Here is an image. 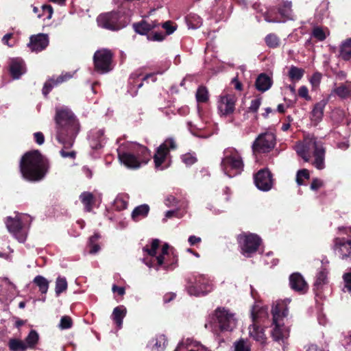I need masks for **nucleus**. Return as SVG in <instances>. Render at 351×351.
<instances>
[{"label": "nucleus", "mask_w": 351, "mask_h": 351, "mask_svg": "<svg viewBox=\"0 0 351 351\" xmlns=\"http://www.w3.org/2000/svg\"><path fill=\"white\" fill-rule=\"evenodd\" d=\"M241 253L246 257H251L256 253L261 243V239L256 234H242L237 237Z\"/></svg>", "instance_id": "8"}, {"label": "nucleus", "mask_w": 351, "mask_h": 351, "mask_svg": "<svg viewBox=\"0 0 351 351\" xmlns=\"http://www.w3.org/2000/svg\"><path fill=\"white\" fill-rule=\"evenodd\" d=\"M327 282V274L325 269H323L318 272L316 276V280L314 283V287L317 289L321 288L323 285Z\"/></svg>", "instance_id": "48"}, {"label": "nucleus", "mask_w": 351, "mask_h": 351, "mask_svg": "<svg viewBox=\"0 0 351 351\" xmlns=\"http://www.w3.org/2000/svg\"><path fill=\"white\" fill-rule=\"evenodd\" d=\"M272 84V79L266 73H263L258 75L255 82V86L258 90L265 92L271 87Z\"/></svg>", "instance_id": "28"}, {"label": "nucleus", "mask_w": 351, "mask_h": 351, "mask_svg": "<svg viewBox=\"0 0 351 351\" xmlns=\"http://www.w3.org/2000/svg\"><path fill=\"white\" fill-rule=\"evenodd\" d=\"M335 94L341 99H351V82L346 81L335 87L331 95Z\"/></svg>", "instance_id": "26"}, {"label": "nucleus", "mask_w": 351, "mask_h": 351, "mask_svg": "<svg viewBox=\"0 0 351 351\" xmlns=\"http://www.w3.org/2000/svg\"><path fill=\"white\" fill-rule=\"evenodd\" d=\"M73 326L72 319L69 316H63L59 324V327L61 329H69Z\"/></svg>", "instance_id": "52"}, {"label": "nucleus", "mask_w": 351, "mask_h": 351, "mask_svg": "<svg viewBox=\"0 0 351 351\" xmlns=\"http://www.w3.org/2000/svg\"><path fill=\"white\" fill-rule=\"evenodd\" d=\"M100 238V234L99 233H95L93 236H91L89 239L88 241V247H89V253L90 254H95L98 252L100 250V246L97 243L98 240Z\"/></svg>", "instance_id": "46"}, {"label": "nucleus", "mask_w": 351, "mask_h": 351, "mask_svg": "<svg viewBox=\"0 0 351 351\" xmlns=\"http://www.w3.org/2000/svg\"><path fill=\"white\" fill-rule=\"evenodd\" d=\"M343 279L345 282V287L351 292V273L348 272L343 274Z\"/></svg>", "instance_id": "59"}, {"label": "nucleus", "mask_w": 351, "mask_h": 351, "mask_svg": "<svg viewBox=\"0 0 351 351\" xmlns=\"http://www.w3.org/2000/svg\"><path fill=\"white\" fill-rule=\"evenodd\" d=\"M254 181L256 186L263 191H269L274 184L273 175L267 168L262 169L255 173Z\"/></svg>", "instance_id": "12"}, {"label": "nucleus", "mask_w": 351, "mask_h": 351, "mask_svg": "<svg viewBox=\"0 0 351 351\" xmlns=\"http://www.w3.org/2000/svg\"><path fill=\"white\" fill-rule=\"evenodd\" d=\"M162 28L166 31L167 35L171 34L176 29V25H173V23L171 21H167L162 24Z\"/></svg>", "instance_id": "55"}, {"label": "nucleus", "mask_w": 351, "mask_h": 351, "mask_svg": "<svg viewBox=\"0 0 351 351\" xmlns=\"http://www.w3.org/2000/svg\"><path fill=\"white\" fill-rule=\"evenodd\" d=\"M73 75L70 73H62L60 75L58 76L56 79L54 77H51L49 79L45 84L42 90V93L44 97H47L49 93L51 91L53 88L56 86H58L63 82H67L70 79H71Z\"/></svg>", "instance_id": "20"}, {"label": "nucleus", "mask_w": 351, "mask_h": 351, "mask_svg": "<svg viewBox=\"0 0 351 351\" xmlns=\"http://www.w3.org/2000/svg\"><path fill=\"white\" fill-rule=\"evenodd\" d=\"M6 226L8 230L12 233L19 242H24L26 235L23 232L22 221L18 218L8 217Z\"/></svg>", "instance_id": "19"}, {"label": "nucleus", "mask_w": 351, "mask_h": 351, "mask_svg": "<svg viewBox=\"0 0 351 351\" xmlns=\"http://www.w3.org/2000/svg\"><path fill=\"white\" fill-rule=\"evenodd\" d=\"M167 343V340L164 335H157L153 338L148 344L152 351H163Z\"/></svg>", "instance_id": "30"}, {"label": "nucleus", "mask_w": 351, "mask_h": 351, "mask_svg": "<svg viewBox=\"0 0 351 351\" xmlns=\"http://www.w3.org/2000/svg\"><path fill=\"white\" fill-rule=\"evenodd\" d=\"M312 36H313L319 41H323L326 38V35L323 28L319 26L313 27L312 31Z\"/></svg>", "instance_id": "50"}, {"label": "nucleus", "mask_w": 351, "mask_h": 351, "mask_svg": "<svg viewBox=\"0 0 351 351\" xmlns=\"http://www.w3.org/2000/svg\"><path fill=\"white\" fill-rule=\"evenodd\" d=\"M333 249L338 251L341 259L351 258V240L336 237L333 240Z\"/></svg>", "instance_id": "18"}, {"label": "nucleus", "mask_w": 351, "mask_h": 351, "mask_svg": "<svg viewBox=\"0 0 351 351\" xmlns=\"http://www.w3.org/2000/svg\"><path fill=\"white\" fill-rule=\"evenodd\" d=\"M97 22L99 27L113 32L119 31L127 25L123 16L119 11L100 14L97 18Z\"/></svg>", "instance_id": "6"}, {"label": "nucleus", "mask_w": 351, "mask_h": 351, "mask_svg": "<svg viewBox=\"0 0 351 351\" xmlns=\"http://www.w3.org/2000/svg\"><path fill=\"white\" fill-rule=\"evenodd\" d=\"M221 167L223 171L230 178L241 174L243 171L244 164L239 153L234 148L224 150Z\"/></svg>", "instance_id": "5"}, {"label": "nucleus", "mask_w": 351, "mask_h": 351, "mask_svg": "<svg viewBox=\"0 0 351 351\" xmlns=\"http://www.w3.org/2000/svg\"><path fill=\"white\" fill-rule=\"evenodd\" d=\"M212 285L202 276H199L194 285L188 287V293L197 297L204 296L212 291Z\"/></svg>", "instance_id": "16"}, {"label": "nucleus", "mask_w": 351, "mask_h": 351, "mask_svg": "<svg viewBox=\"0 0 351 351\" xmlns=\"http://www.w3.org/2000/svg\"><path fill=\"white\" fill-rule=\"evenodd\" d=\"M28 47L32 51L39 52L44 50L49 45L48 36L45 34H38L30 37Z\"/></svg>", "instance_id": "22"}, {"label": "nucleus", "mask_w": 351, "mask_h": 351, "mask_svg": "<svg viewBox=\"0 0 351 351\" xmlns=\"http://www.w3.org/2000/svg\"><path fill=\"white\" fill-rule=\"evenodd\" d=\"M127 309L123 305L115 307L112 314V319L119 328H121L123 324V319L125 317Z\"/></svg>", "instance_id": "31"}, {"label": "nucleus", "mask_w": 351, "mask_h": 351, "mask_svg": "<svg viewBox=\"0 0 351 351\" xmlns=\"http://www.w3.org/2000/svg\"><path fill=\"white\" fill-rule=\"evenodd\" d=\"M266 312L263 309L259 310L258 312H255L254 310L252 311V318L253 324L249 326V333L251 337H252L256 341H259L261 343H264L267 339L265 334L264 329L260 327L258 324V319L262 315L265 314Z\"/></svg>", "instance_id": "14"}, {"label": "nucleus", "mask_w": 351, "mask_h": 351, "mask_svg": "<svg viewBox=\"0 0 351 351\" xmlns=\"http://www.w3.org/2000/svg\"><path fill=\"white\" fill-rule=\"evenodd\" d=\"M79 199L84 205L85 211H93L96 204V197L92 193L84 191L80 194Z\"/></svg>", "instance_id": "27"}, {"label": "nucleus", "mask_w": 351, "mask_h": 351, "mask_svg": "<svg viewBox=\"0 0 351 351\" xmlns=\"http://www.w3.org/2000/svg\"><path fill=\"white\" fill-rule=\"evenodd\" d=\"M23 69V62L19 59H14L10 64V73L14 79H19L22 74Z\"/></svg>", "instance_id": "32"}, {"label": "nucleus", "mask_w": 351, "mask_h": 351, "mask_svg": "<svg viewBox=\"0 0 351 351\" xmlns=\"http://www.w3.org/2000/svg\"><path fill=\"white\" fill-rule=\"evenodd\" d=\"M128 147L142 165H145L150 161L152 156L147 147L138 143H130Z\"/></svg>", "instance_id": "17"}, {"label": "nucleus", "mask_w": 351, "mask_h": 351, "mask_svg": "<svg viewBox=\"0 0 351 351\" xmlns=\"http://www.w3.org/2000/svg\"><path fill=\"white\" fill-rule=\"evenodd\" d=\"M298 95L305 99L306 101H310L311 99V96L308 95V90L306 86H302L298 89Z\"/></svg>", "instance_id": "56"}, {"label": "nucleus", "mask_w": 351, "mask_h": 351, "mask_svg": "<svg viewBox=\"0 0 351 351\" xmlns=\"http://www.w3.org/2000/svg\"><path fill=\"white\" fill-rule=\"evenodd\" d=\"M276 145V136L274 133L266 132L258 136L254 141L252 148L253 152L258 153H268Z\"/></svg>", "instance_id": "10"}, {"label": "nucleus", "mask_w": 351, "mask_h": 351, "mask_svg": "<svg viewBox=\"0 0 351 351\" xmlns=\"http://www.w3.org/2000/svg\"><path fill=\"white\" fill-rule=\"evenodd\" d=\"M234 351H250V348L244 339H241L234 343Z\"/></svg>", "instance_id": "53"}, {"label": "nucleus", "mask_w": 351, "mask_h": 351, "mask_svg": "<svg viewBox=\"0 0 351 351\" xmlns=\"http://www.w3.org/2000/svg\"><path fill=\"white\" fill-rule=\"evenodd\" d=\"M104 130L99 129L91 133V147L94 149H99L102 147V142L104 140Z\"/></svg>", "instance_id": "33"}, {"label": "nucleus", "mask_w": 351, "mask_h": 351, "mask_svg": "<svg viewBox=\"0 0 351 351\" xmlns=\"http://www.w3.org/2000/svg\"><path fill=\"white\" fill-rule=\"evenodd\" d=\"M325 148L322 145L320 147L317 148L313 152V156L315 158L312 165L317 169L322 170L325 168Z\"/></svg>", "instance_id": "29"}, {"label": "nucleus", "mask_w": 351, "mask_h": 351, "mask_svg": "<svg viewBox=\"0 0 351 351\" xmlns=\"http://www.w3.org/2000/svg\"><path fill=\"white\" fill-rule=\"evenodd\" d=\"M272 325L271 337L276 341H283L289 337V330L285 327L283 319L288 315L287 304L283 301H278L271 308Z\"/></svg>", "instance_id": "3"}, {"label": "nucleus", "mask_w": 351, "mask_h": 351, "mask_svg": "<svg viewBox=\"0 0 351 351\" xmlns=\"http://www.w3.org/2000/svg\"><path fill=\"white\" fill-rule=\"evenodd\" d=\"M304 179H310V173L308 170L306 169L299 170L296 174V182L299 186L304 184Z\"/></svg>", "instance_id": "49"}, {"label": "nucleus", "mask_w": 351, "mask_h": 351, "mask_svg": "<svg viewBox=\"0 0 351 351\" xmlns=\"http://www.w3.org/2000/svg\"><path fill=\"white\" fill-rule=\"evenodd\" d=\"M292 3L291 1H283L278 8V12L284 19H289L291 14Z\"/></svg>", "instance_id": "45"}, {"label": "nucleus", "mask_w": 351, "mask_h": 351, "mask_svg": "<svg viewBox=\"0 0 351 351\" xmlns=\"http://www.w3.org/2000/svg\"><path fill=\"white\" fill-rule=\"evenodd\" d=\"M20 171L23 178L29 182L43 180L47 171L48 163L38 150L26 152L20 161Z\"/></svg>", "instance_id": "2"}, {"label": "nucleus", "mask_w": 351, "mask_h": 351, "mask_svg": "<svg viewBox=\"0 0 351 351\" xmlns=\"http://www.w3.org/2000/svg\"><path fill=\"white\" fill-rule=\"evenodd\" d=\"M339 57L345 61L351 60V38L342 42L339 48Z\"/></svg>", "instance_id": "34"}, {"label": "nucleus", "mask_w": 351, "mask_h": 351, "mask_svg": "<svg viewBox=\"0 0 351 351\" xmlns=\"http://www.w3.org/2000/svg\"><path fill=\"white\" fill-rule=\"evenodd\" d=\"M13 38V33H8L6 34L3 38H2V43L4 45H6L9 47H12L14 44H10L9 43L10 40H11Z\"/></svg>", "instance_id": "62"}, {"label": "nucleus", "mask_w": 351, "mask_h": 351, "mask_svg": "<svg viewBox=\"0 0 351 351\" xmlns=\"http://www.w3.org/2000/svg\"><path fill=\"white\" fill-rule=\"evenodd\" d=\"M262 98L261 97H257L256 99H254L251 101L250 106L248 108V110L247 112H252V113H256L258 112V108H260L261 105Z\"/></svg>", "instance_id": "51"}, {"label": "nucleus", "mask_w": 351, "mask_h": 351, "mask_svg": "<svg viewBox=\"0 0 351 351\" xmlns=\"http://www.w3.org/2000/svg\"><path fill=\"white\" fill-rule=\"evenodd\" d=\"M120 162L130 169H136L142 167L141 163L134 157L128 145L117 149Z\"/></svg>", "instance_id": "15"}, {"label": "nucleus", "mask_w": 351, "mask_h": 351, "mask_svg": "<svg viewBox=\"0 0 351 351\" xmlns=\"http://www.w3.org/2000/svg\"><path fill=\"white\" fill-rule=\"evenodd\" d=\"M195 97L197 103H206L209 99L207 88L204 86H199L196 91Z\"/></svg>", "instance_id": "44"}, {"label": "nucleus", "mask_w": 351, "mask_h": 351, "mask_svg": "<svg viewBox=\"0 0 351 351\" xmlns=\"http://www.w3.org/2000/svg\"><path fill=\"white\" fill-rule=\"evenodd\" d=\"M34 140L38 145H43L45 142L44 134L40 132H37L34 134Z\"/></svg>", "instance_id": "61"}, {"label": "nucleus", "mask_w": 351, "mask_h": 351, "mask_svg": "<svg viewBox=\"0 0 351 351\" xmlns=\"http://www.w3.org/2000/svg\"><path fill=\"white\" fill-rule=\"evenodd\" d=\"M114 56V54L110 49L102 48L97 50L93 58L95 71L101 74L112 71Z\"/></svg>", "instance_id": "7"}, {"label": "nucleus", "mask_w": 351, "mask_h": 351, "mask_svg": "<svg viewBox=\"0 0 351 351\" xmlns=\"http://www.w3.org/2000/svg\"><path fill=\"white\" fill-rule=\"evenodd\" d=\"M165 36L162 32H155L152 35L148 36V39L153 41H162Z\"/></svg>", "instance_id": "60"}, {"label": "nucleus", "mask_w": 351, "mask_h": 351, "mask_svg": "<svg viewBox=\"0 0 351 351\" xmlns=\"http://www.w3.org/2000/svg\"><path fill=\"white\" fill-rule=\"evenodd\" d=\"M324 185V182L322 180L315 178H313L311 184V189L313 191H317Z\"/></svg>", "instance_id": "58"}, {"label": "nucleus", "mask_w": 351, "mask_h": 351, "mask_svg": "<svg viewBox=\"0 0 351 351\" xmlns=\"http://www.w3.org/2000/svg\"><path fill=\"white\" fill-rule=\"evenodd\" d=\"M304 72L303 69L292 65L289 71L288 76L291 81L298 82L302 78Z\"/></svg>", "instance_id": "41"}, {"label": "nucleus", "mask_w": 351, "mask_h": 351, "mask_svg": "<svg viewBox=\"0 0 351 351\" xmlns=\"http://www.w3.org/2000/svg\"><path fill=\"white\" fill-rule=\"evenodd\" d=\"M28 349H34L39 341V335L35 330H31L25 339Z\"/></svg>", "instance_id": "37"}, {"label": "nucleus", "mask_w": 351, "mask_h": 351, "mask_svg": "<svg viewBox=\"0 0 351 351\" xmlns=\"http://www.w3.org/2000/svg\"><path fill=\"white\" fill-rule=\"evenodd\" d=\"M186 21L189 28L197 29L202 25V19L195 14H190L186 16Z\"/></svg>", "instance_id": "43"}, {"label": "nucleus", "mask_w": 351, "mask_h": 351, "mask_svg": "<svg viewBox=\"0 0 351 351\" xmlns=\"http://www.w3.org/2000/svg\"><path fill=\"white\" fill-rule=\"evenodd\" d=\"M42 9H43V12H48V16H47V18L48 19H51V17H52V14H53V10L52 6H51V5H47V4H45V5H43L42 6Z\"/></svg>", "instance_id": "64"}, {"label": "nucleus", "mask_w": 351, "mask_h": 351, "mask_svg": "<svg viewBox=\"0 0 351 351\" xmlns=\"http://www.w3.org/2000/svg\"><path fill=\"white\" fill-rule=\"evenodd\" d=\"M56 139L64 148H71L80 131V123L74 113L66 108L56 109L54 117Z\"/></svg>", "instance_id": "1"}, {"label": "nucleus", "mask_w": 351, "mask_h": 351, "mask_svg": "<svg viewBox=\"0 0 351 351\" xmlns=\"http://www.w3.org/2000/svg\"><path fill=\"white\" fill-rule=\"evenodd\" d=\"M266 45L271 49H276L280 46L281 40L279 36L274 33H269L265 37Z\"/></svg>", "instance_id": "38"}, {"label": "nucleus", "mask_w": 351, "mask_h": 351, "mask_svg": "<svg viewBox=\"0 0 351 351\" xmlns=\"http://www.w3.org/2000/svg\"><path fill=\"white\" fill-rule=\"evenodd\" d=\"M235 325V319L232 313L224 307H217L210 314L205 327L210 328L214 332L231 331Z\"/></svg>", "instance_id": "4"}, {"label": "nucleus", "mask_w": 351, "mask_h": 351, "mask_svg": "<svg viewBox=\"0 0 351 351\" xmlns=\"http://www.w3.org/2000/svg\"><path fill=\"white\" fill-rule=\"evenodd\" d=\"M62 147H64L62 145ZM68 148L63 147L60 151V154L62 158H70L71 159H75L76 158L77 153L75 151L66 152V149Z\"/></svg>", "instance_id": "57"}, {"label": "nucleus", "mask_w": 351, "mask_h": 351, "mask_svg": "<svg viewBox=\"0 0 351 351\" xmlns=\"http://www.w3.org/2000/svg\"><path fill=\"white\" fill-rule=\"evenodd\" d=\"M33 283L38 287L39 291L42 294H46L48 291L49 282L44 276L38 275L34 280Z\"/></svg>", "instance_id": "36"}, {"label": "nucleus", "mask_w": 351, "mask_h": 351, "mask_svg": "<svg viewBox=\"0 0 351 351\" xmlns=\"http://www.w3.org/2000/svg\"><path fill=\"white\" fill-rule=\"evenodd\" d=\"M177 147V144L173 138H168L160 144L156 148L154 155L152 157L154 159L155 167L161 170L164 169L165 167H162V165L170 155V151L176 150Z\"/></svg>", "instance_id": "9"}, {"label": "nucleus", "mask_w": 351, "mask_h": 351, "mask_svg": "<svg viewBox=\"0 0 351 351\" xmlns=\"http://www.w3.org/2000/svg\"><path fill=\"white\" fill-rule=\"evenodd\" d=\"M171 250L173 261L171 263H165V256H170L171 250H169V245L168 243H165L162 245L161 253L156 257L157 267H162L164 269H167L170 266L177 263L178 261V256L174 254L173 250Z\"/></svg>", "instance_id": "21"}, {"label": "nucleus", "mask_w": 351, "mask_h": 351, "mask_svg": "<svg viewBox=\"0 0 351 351\" xmlns=\"http://www.w3.org/2000/svg\"><path fill=\"white\" fill-rule=\"evenodd\" d=\"M8 346L11 351H26L28 349L25 341L18 339H10Z\"/></svg>", "instance_id": "39"}, {"label": "nucleus", "mask_w": 351, "mask_h": 351, "mask_svg": "<svg viewBox=\"0 0 351 351\" xmlns=\"http://www.w3.org/2000/svg\"><path fill=\"white\" fill-rule=\"evenodd\" d=\"M68 284L64 277L58 276L56 281V294L57 296L60 295L62 292L67 289Z\"/></svg>", "instance_id": "47"}, {"label": "nucleus", "mask_w": 351, "mask_h": 351, "mask_svg": "<svg viewBox=\"0 0 351 351\" xmlns=\"http://www.w3.org/2000/svg\"><path fill=\"white\" fill-rule=\"evenodd\" d=\"M160 241L158 239H152L150 247L147 245L143 248V251L146 252L149 256L156 258L157 250L159 247Z\"/></svg>", "instance_id": "42"}, {"label": "nucleus", "mask_w": 351, "mask_h": 351, "mask_svg": "<svg viewBox=\"0 0 351 351\" xmlns=\"http://www.w3.org/2000/svg\"><path fill=\"white\" fill-rule=\"evenodd\" d=\"M133 29L136 33L141 35H147L150 31L159 26V23L156 21L148 23L145 20L133 24Z\"/></svg>", "instance_id": "25"}, {"label": "nucleus", "mask_w": 351, "mask_h": 351, "mask_svg": "<svg viewBox=\"0 0 351 351\" xmlns=\"http://www.w3.org/2000/svg\"><path fill=\"white\" fill-rule=\"evenodd\" d=\"M188 241L190 245H195L202 241V239L200 237H196L195 235H191L189 237Z\"/></svg>", "instance_id": "63"}, {"label": "nucleus", "mask_w": 351, "mask_h": 351, "mask_svg": "<svg viewBox=\"0 0 351 351\" xmlns=\"http://www.w3.org/2000/svg\"><path fill=\"white\" fill-rule=\"evenodd\" d=\"M182 162L186 165H192L197 162V158L190 153L182 156Z\"/></svg>", "instance_id": "54"}, {"label": "nucleus", "mask_w": 351, "mask_h": 351, "mask_svg": "<svg viewBox=\"0 0 351 351\" xmlns=\"http://www.w3.org/2000/svg\"><path fill=\"white\" fill-rule=\"evenodd\" d=\"M328 101V99H322L313 106V110L311 112V119L315 125L318 124L322 120L324 108L327 105Z\"/></svg>", "instance_id": "24"}, {"label": "nucleus", "mask_w": 351, "mask_h": 351, "mask_svg": "<svg viewBox=\"0 0 351 351\" xmlns=\"http://www.w3.org/2000/svg\"><path fill=\"white\" fill-rule=\"evenodd\" d=\"M289 285L295 291L304 293L308 290V284L300 273H293L289 276Z\"/></svg>", "instance_id": "23"}, {"label": "nucleus", "mask_w": 351, "mask_h": 351, "mask_svg": "<svg viewBox=\"0 0 351 351\" xmlns=\"http://www.w3.org/2000/svg\"><path fill=\"white\" fill-rule=\"evenodd\" d=\"M237 97L234 93H223L218 100V110L222 116L232 114L235 110Z\"/></svg>", "instance_id": "11"}, {"label": "nucleus", "mask_w": 351, "mask_h": 351, "mask_svg": "<svg viewBox=\"0 0 351 351\" xmlns=\"http://www.w3.org/2000/svg\"><path fill=\"white\" fill-rule=\"evenodd\" d=\"M149 206L147 204H142L136 206L132 213V218L138 221L141 218H145L148 215Z\"/></svg>", "instance_id": "35"}, {"label": "nucleus", "mask_w": 351, "mask_h": 351, "mask_svg": "<svg viewBox=\"0 0 351 351\" xmlns=\"http://www.w3.org/2000/svg\"><path fill=\"white\" fill-rule=\"evenodd\" d=\"M322 145L319 144L315 138H306L303 142L296 145L295 151L297 154L300 156L305 162H308L312 153Z\"/></svg>", "instance_id": "13"}, {"label": "nucleus", "mask_w": 351, "mask_h": 351, "mask_svg": "<svg viewBox=\"0 0 351 351\" xmlns=\"http://www.w3.org/2000/svg\"><path fill=\"white\" fill-rule=\"evenodd\" d=\"M278 13L274 7L268 8L264 13L263 16L265 21L268 23H280L281 20L279 19Z\"/></svg>", "instance_id": "40"}]
</instances>
